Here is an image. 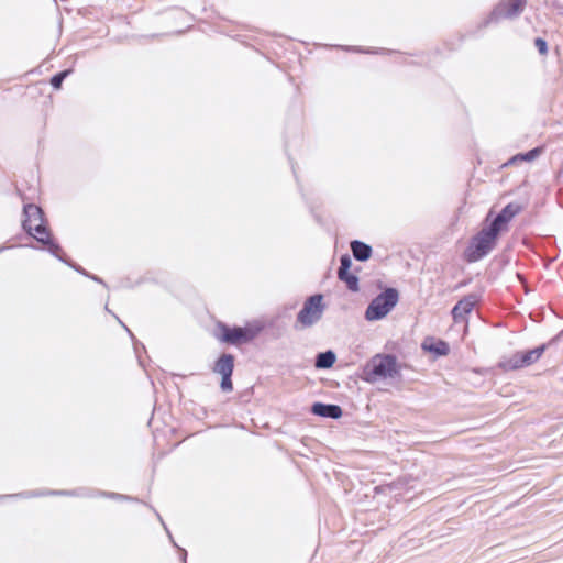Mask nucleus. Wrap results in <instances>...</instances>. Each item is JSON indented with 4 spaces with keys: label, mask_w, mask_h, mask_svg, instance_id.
I'll use <instances>...</instances> for the list:
<instances>
[{
    "label": "nucleus",
    "mask_w": 563,
    "mask_h": 563,
    "mask_svg": "<svg viewBox=\"0 0 563 563\" xmlns=\"http://www.w3.org/2000/svg\"><path fill=\"white\" fill-rule=\"evenodd\" d=\"M398 302V292L394 288H388L383 294L372 300L366 309L365 318L368 321H375L386 317Z\"/></svg>",
    "instance_id": "obj_4"
},
{
    "label": "nucleus",
    "mask_w": 563,
    "mask_h": 563,
    "mask_svg": "<svg viewBox=\"0 0 563 563\" xmlns=\"http://www.w3.org/2000/svg\"><path fill=\"white\" fill-rule=\"evenodd\" d=\"M70 73L71 69H65L63 71L55 74L49 81L52 87L56 90L60 89L64 80L69 76Z\"/></svg>",
    "instance_id": "obj_19"
},
{
    "label": "nucleus",
    "mask_w": 563,
    "mask_h": 563,
    "mask_svg": "<svg viewBox=\"0 0 563 563\" xmlns=\"http://www.w3.org/2000/svg\"><path fill=\"white\" fill-rule=\"evenodd\" d=\"M24 216L23 228L37 241L47 243L49 234L44 225L41 208L35 205H27L24 207Z\"/></svg>",
    "instance_id": "obj_5"
},
{
    "label": "nucleus",
    "mask_w": 563,
    "mask_h": 563,
    "mask_svg": "<svg viewBox=\"0 0 563 563\" xmlns=\"http://www.w3.org/2000/svg\"><path fill=\"white\" fill-rule=\"evenodd\" d=\"M234 367V357L223 354L216 363L214 372L221 376H231Z\"/></svg>",
    "instance_id": "obj_13"
},
{
    "label": "nucleus",
    "mask_w": 563,
    "mask_h": 563,
    "mask_svg": "<svg viewBox=\"0 0 563 563\" xmlns=\"http://www.w3.org/2000/svg\"><path fill=\"white\" fill-rule=\"evenodd\" d=\"M218 329L220 331L219 340L234 345L252 341L262 330L257 325L229 328L222 323L218 325Z\"/></svg>",
    "instance_id": "obj_6"
},
{
    "label": "nucleus",
    "mask_w": 563,
    "mask_h": 563,
    "mask_svg": "<svg viewBox=\"0 0 563 563\" xmlns=\"http://www.w3.org/2000/svg\"><path fill=\"white\" fill-rule=\"evenodd\" d=\"M542 153V147H536L526 154H518L512 156L505 165H514L520 162H532Z\"/></svg>",
    "instance_id": "obj_16"
},
{
    "label": "nucleus",
    "mask_w": 563,
    "mask_h": 563,
    "mask_svg": "<svg viewBox=\"0 0 563 563\" xmlns=\"http://www.w3.org/2000/svg\"><path fill=\"white\" fill-rule=\"evenodd\" d=\"M399 374V365L393 355L376 354L364 367L365 379L369 383L394 378Z\"/></svg>",
    "instance_id": "obj_1"
},
{
    "label": "nucleus",
    "mask_w": 563,
    "mask_h": 563,
    "mask_svg": "<svg viewBox=\"0 0 563 563\" xmlns=\"http://www.w3.org/2000/svg\"><path fill=\"white\" fill-rule=\"evenodd\" d=\"M351 249L353 252V255L358 261H366L371 257L372 249L369 245L360 242V241H353L351 243Z\"/></svg>",
    "instance_id": "obj_15"
},
{
    "label": "nucleus",
    "mask_w": 563,
    "mask_h": 563,
    "mask_svg": "<svg viewBox=\"0 0 563 563\" xmlns=\"http://www.w3.org/2000/svg\"><path fill=\"white\" fill-rule=\"evenodd\" d=\"M499 231L492 224L484 228L474 236L465 250L464 256L467 262H476L485 256L495 245Z\"/></svg>",
    "instance_id": "obj_3"
},
{
    "label": "nucleus",
    "mask_w": 563,
    "mask_h": 563,
    "mask_svg": "<svg viewBox=\"0 0 563 563\" xmlns=\"http://www.w3.org/2000/svg\"><path fill=\"white\" fill-rule=\"evenodd\" d=\"M336 356L332 351L320 353L317 356L316 367L317 368H330L335 363Z\"/></svg>",
    "instance_id": "obj_18"
},
{
    "label": "nucleus",
    "mask_w": 563,
    "mask_h": 563,
    "mask_svg": "<svg viewBox=\"0 0 563 563\" xmlns=\"http://www.w3.org/2000/svg\"><path fill=\"white\" fill-rule=\"evenodd\" d=\"M534 46L537 47L538 52L541 55H547L548 54V43L542 37H537L534 40Z\"/></svg>",
    "instance_id": "obj_20"
},
{
    "label": "nucleus",
    "mask_w": 563,
    "mask_h": 563,
    "mask_svg": "<svg viewBox=\"0 0 563 563\" xmlns=\"http://www.w3.org/2000/svg\"><path fill=\"white\" fill-rule=\"evenodd\" d=\"M351 260L347 256L341 258V266L339 268V278L346 283L351 290L357 289V278L350 273Z\"/></svg>",
    "instance_id": "obj_9"
},
{
    "label": "nucleus",
    "mask_w": 563,
    "mask_h": 563,
    "mask_svg": "<svg viewBox=\"0 0 563 563\" xmlns=\"http://www.w3.org/2000/svg\"><path fill=\"white\" fill-rule=\"evenodd\" d=\"M422 350L432 353L435 356H444L449 354V344L442 340H435L434 338H426L421 344Z\"/></svg>",
    "instance_id": "obj_8"
},
{
    "label": "nucleus",
    "mask_w": 563,
    "mask_h": 563,
    "mask_svg": "<svg viewBox=\"0 0 563 563\" xmlns=\"http://www.w3.org/2000/svg\"><path fill=\"white\" fill-rule=\"evenodd\" d=\"M521 357H522L521 352H517L514 355L501 360L498 363V367L504 372L516 371V369L522 368V367H525V364H523V362H521Z\"/></svg>",
    "instance_id": "obj_14"
},
{
    "label": "nucleus",
    "mask_w": 563,
    "mask_h": 563,
    "mask_svg": "<svg viewBox=\"0 0 563 563\" xmlns=\"http://www.w3.org/2000/svg\"><path fill=\"white\" fill-rule=\"evenodd\" d=\"M476 303L475 297H466L460 300L452 310V314L455 321L463 320L468 314Z\"/></svg>",
    "instance_id": "obj_11"
},
{
    "label": "nucleus",
    "mask_w": 563,
    "mask_h": 563,
    "mask_svg": "<svg viewBox=\"0 0 563 563\" xmlns=\"http://www.w3.org/2000/svg\"><path fill=\"white\" fill-rule=\"evenodd\" d=\"M544 350L545 346L542 345L527 352H521V362H523L525 367L536 363L542 356Z\"/></svg>",
    "instance_id": "obj_17"
},
{
    "label": "nucleus",
    "mask_w": 563,
    "mask_h": 563,
    "mask_svg": "<svg viewBox=\"0 0 563 563\" xmlns=\"http://www.w3.org/2000/svg\"><path fill=\"white\" fill-rule=\"evenodd\" d=\"M312 413L320 417H329L333 419H339L342 416V409L338 405H325L321 402H316L311 408Z\"/></svg>",
    "instance_id": "obj_10"
},
{
    "label": "nucleus",
    "mask_w": 563,
    "mask_h": 563,
    "mask_svg": "<svg viewBox=\"0 0 563 563\" xmlns=\"http://www.w3.org/2000/svg\"><path fill=\"white\" fill-rule=\"evenodd\" d=\"M221 388L223 391H231L233 389L231 376H222Z\"/></svg>",
    "instance_id": "obj_22"
},
{
    "label": "nucleus",
    "mask_w": 563,
    "mask_h": 563,
    "mask_svg": "<svg viewBox=\"0 0 563 563\" xmlns=\"http://www.w3.org/2000/svg\"><path fill=\"white\" fill-rule=\"evenodd\" d=\"M323 313L322 296H311L299 311L297 321L302 327H310L317 322Z\"/></svg>",
    "instance_id": "obj_7"
},
{
    "label": "nucleus",
    "mask_w": 563,
    "mask_h": 563,
    "mask_svg": "<svg viewBox=\"0 0 563 563\" xmlns=\"http://www.w3.org/2000/svg\"><path fill=\"white\" fill-rule=\"evenodd\" d=\"M527 7V0H500L485 18L481 24V29H485L490 24H497L503 20H516L521 15Z\"/></svg>",
    "instance_id": "obj_2"
},
{
    "label": "nucleus",
    "mask_w": 563,
    "mask_h": 563,
    "mask_svg": "<svg viewBox=\"0 0 563 563\" xmlns=\"http://www.w3.org/2000/svg\"><path fill=\"white\" fill-rule=\"evenodd\" d=\"M518 212V207H514L512 205L506 206L503 211L495 218L492 222V225L496 228L499 232L506 229L507 223L511 220V218Z\"/></svg>",
    "instance_id": "obj_12"
},
{
    "label": "nucleus",
    "mask_w": 563,
    "mask_h": 563,
    "mask_svg": "<svg viewBox=\"0 0 563 563\" xmlns=\"http://www.w3.org/2000/svg\"><path fill=\"white\" fill-rule=\"evenodd\" d=\"M340 48L346 51V52H355V53H365V54H373L375 53L372 49H363L360 46H339Z\"/></svg>",
    "instance_id": "obj_21"
}]
</instances>
